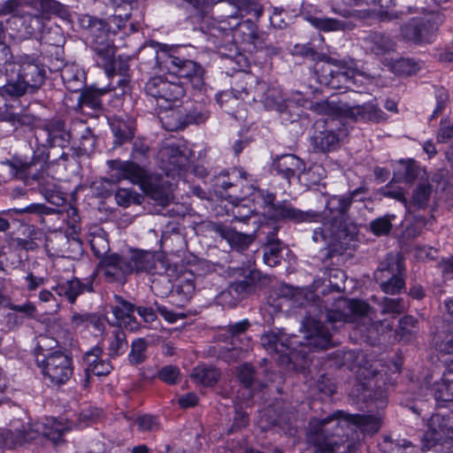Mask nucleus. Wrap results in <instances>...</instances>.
Here are the masks:
<instances>
[{
    "label": "nucleus",
    "mask_w": 453,
    "mask_h": 453,
    "mask_svg": "<svg viewBox=\"0 0 453 453\" xmlns=\"http://www.w3.org/2000/svg\"><path fill=\"white\" fill-rule=\"evenodd\" d=\"M240 34L245 35L243 41L253 42L256 38L255 25L250 20L240 23L234 30L227 27H217L211 30L209 41L214 44L216 48H224L232 42Z\"/></svg>",
    "instance_id": "obj_22"
},
{
    "label": "nucleus",
    "mask_w": 453,
    "mask_h": 453,
    "mask_svg": "<svg viewBox=\"0 0 453 453\" xmlns=\"http://www.w3.org/2000/svg\"><path fill=\"white\" fill-rule=\"evenodd\" d=\"M81 126L83 127V129L80 136V150H83L84 152H90L95 149L96 138L89 127H84L83 124H81Z\"/></svg>",
    "instance_id": "obj_64"
},
{
    "label": "nucleus",
    "mask_w": 453,
    "mask_h": 453,
    "mask_svg": "<svg viewBox=\"0 0 453 453\" xmlns=\"http://www.w3.org/2000/svg\"><path fill=\"white\" fill-rule=\"evenodd\" d=\"M115 200L118 205L127 208L134 204H141L143 196L130 188H119L115 193Z\"/></svg>",
    "instance_id": "obj_53"
},
{
    "label": "nucleus",
    "mask_w": 453,
    "mask_h": 453,
    "mask_svg": "<svg viewBox=\"0 0 453 453\" xmlns=\"http://www.w3.org/2000/svg\"><path fill=\"white\" fill-rule=\"evenodd\" d=\"M433 376H426L421 386V390L426 389V395L434 397L436 404L445 406L446 403L453 402V371L449 368L445 371L440 380L432 382Z\"/></svg>",
    "instance_id": "obj_24"
},
{
    "label": "nucleus",
    "mask_w": 453,
    "mask_h": 453,
    "mask_svg": "<svg viewBox=\"0 0 453 453\" xmlns=\"http://www.w3.org/2000/svg\"><path fill=\"white\" fill-rule=\"evenodd\" d=\"M163 62L173 74L186 79L196 89L202 88L204 70L200 64L173 54H165Z\"/></svg>",
    "instance_id": "obj_17"
},
{
    "label": "nucleus",
    "mask_w": 453,
    "mask_h": 453,
    "mask_svg": "<svg viewBox=\"0 0 453 453\" xmlns=\"http://www.w3.org/2000/svg\"><path fill=\"white\" fill-rule=\"evenodd\" d=\"M444 21V17L438 12L420 18H412L403 24L400 29V35L407 42L416 45L432 43L437 35L439 27Z\"/></svg>",
    "instance_id": "obj_10"
},
{
    "label": "nucleus",
    "mask_w": 453,
    "mask_h": 453,
    "mask_svg": "<svg viewBox=\"0 0 453 453\" xmlns=\"http://www.w3.org/2000/svg\"><path fill=\"white\" fill-rule=\"evenodd\" d=\"M238 378L245 388H250L256 380L255 368L250 364H243L238 368Z\"/></svg>",
    "instance_id": "obj_63"
},
{
    "label": "nucleus",
    "mask_w": 453,
    "mask_h": 453,
    "mask_svg": "<svg viewBox=\"0 0 453 453\" xmlns=\"http://www.w3.org/2000/svg\"><path fill=\"white\" fill-rule=\"evenodd\" d=\"M144 90L148 96L155 98L158 104L160 101L165 103L166 105L160 104V107L165 110L186 94V88L180 81H170L161 75L150 78L145 83Z\"/></svg>",
    "instance_id": "obj_14"
},
{
    "label": "nucleus",
    "mask_w": 453,
    "mask_h": 453,
    "mask_svg": "<svg viewBox=\"0 0 453 453\" xmlns=\"http://www.w3.org/2000/svg\"><path fill=\"white\" fill-rule=\"evenodd\" d=\"M247 173L241 168L234 167L226 172H221L215 179V185L224 190L238 185V182L246 179Z\"/></svg>",
    "instance_id": "obj_45"
},
{
    "label": "nucleus",
    "mask_w": 453,
    "mask_h": 453,
    "mask_svg": "<svg viewBox=\"0 0 453 453\" xmlns=\"http://www.w3.org/2000/svg\"><path fill=\"white\" fill-rule=\"evenodd\" d=\"M352 198L349 196H334L326 204V215H322L321 226L315 228L312 240L315 242H324L327 246L336 243L347 244L357 234V226L349 221L348 211L351 205Z\"/></svg>",
    "instance_id": "obj_4"
},
{
    "label": "nucleus",
    "mask_w": 453,
    "mask_h": 453,
    "mask_svg": "<svg viewBox=\"0 0 453 453\" xmlns=\"http://www.w3.org/2000/svg\"><path fill=\"white\" fill-rule=\"evenodd\" d=\"M99 268L104 280L109 283L124 286L131 275V266L127 252L123 254L111 253L104 256L99 263Z\"/></svg>",
    "instance_id": "obj_21"
},
{
    "label": "nucleus",
    "mask_w": 453,
    "mask_h": 453,
    "mask_svg": "<svg viewBox=\"0 0 453 453\" xmlns=\"http://www.w3.org/2000/svg\"><path fill=\"white\" fill-rule=\"evenodd\" d=\"M396 183L397 182L392 179L391 181L380 189V194L385 197L401 202L407 208L409 202L406 198V192L403 188L397 186Z\"/></svg>",
    "instance_id": "obj_55"
},
{
    "label": "nucleus",
    "mask_w": 453,
    "mask_h": 453,
    "mask_svg": "<svg viewBox=\"0 0 453 453\" xmlns=\"http://www.w3.org/2000/svg\"><path fill=\"white\" fill-rule=\"evenodd\" d=\"M38 235L42 236V234L33 230L29 233V235L27 238L18 237L13 240V242L19 250L27 251L35 250L39 247L36 242L37 240H40Z\"/></svg>",
    "instance_id": "obj_60"
},
{
    "label": "nucleus",
    "mask_w": 453,
    "mask_h": 453,
    "mask_svg": "<svg viewBox=\"0 0 453 453\" xmlns=\"http://www.w3.org/2000/svg\"><path fill=\"white\" fill-rule=\"evenodd\" d=\"M110 127L114 136V147L121 146L134 137L136 126L133 119L114 118L111 120Z\"/></svg>",
    "instance_id": "obj_35"
},
{
    "label": "nucleus",
    "mask_w": 453,
    "mask_h": 453,
    "mask_svg": "<svg viewBox=\"0 0 453 453\" xmlns=\"http://www.w3.org/2000/svg\"><path fill=\"white\" fill-rule=\"evenodd\" d=\"M433 188L428 182H421L413 190L411 200L409 203L411 206L417 209H423L427 206Z\"/></svg>",
    "instance_id": "obj_49"
},
{
    "label": "nucleus",
    "mask_w": 453,
    "mask_h": 453,
    "mask_svg": "<svg viewBox=\"0 0 453 453\" xmlns=\"http://www.w3.org/2000/svg\"><path fill=\"white\" fill-rule=\"evenodd\" d=\"M65 431L66 429L60 423L55 421L51 424H27V427L23 426V429L18 426L14 430L0 429V448L13 449L41 437L57 446L63 441Z\"/></svg>",
    "instance_id": "obj_7"
},
{
    "label": "nucleus",
    "mask_w": 453,
    "mask_h": 453,
    "mask_svg": "<svg viewBox=\"0 0 453 453\" xmlns=\"http://www.w3.org/2000/svg\"><path fill=\"white\" fill-rule=\"evenodd\" d=\"M309 332L306 342H302L296 335H288L283 329L276 328L262 334L260 342L268 353L280 354L288 357V361H292L297 354L303 357L307 354L303 349L298 350V347L326 349L331 346L329 329L320 321L311 320L309 324Z\"/></svg>",
    "instance_id": "obj_3"
},
{
    "label": "nucleus",
    "mask_w": 453,
    "mask_h": 453,
    "mask_svg": "<svg viewBox=\"0 0 453 453\" xmlns=\"http://www.w3.org/2000/svg\"><path fill=\"white\" fill-rule=\"evenodd\" d=\"M313 25L325 32L328 31H344L352 29L355 25L349 21L339 20L333 18H315Z\"/></svg>",
    "instance_id": "obj_48"
},
{
    "label": "nucleus",
    "mask_w": 453,
    "mask_h": 453,
    "mask_svg": "<svg viewBox=\"0 0 453 453\" xmlns=\"http://www.w3.org/2000/svg\"><path fill=\"white\" fill-rule=\"evenodd\" d=\"M61 79L70 92H81L85 88V73L76 65H65L61 71Z\"/></svg>",
    "instance_id": "obj_40"
},
{
    "label": "nucleus",
    "mask_w": 453,
    "mask_h": 453,
    "mask_svg": "<svg viewBox=\"0 0 453 453\" xmlns=\"http://www.w3.org/2000/svg\"><path fill=\"white\" fill-rule=\"evenodd\" d=\"M43 131L47 135V142L50 147H60L62 149L69 146L73 139V133L62 119H51L49 121Z\"/></svg>",
    "instance_id": "obj_30"
},
{
    "label": "nucleus",
    "mask_w": 453,
    "mask_h": 453,
    "mask_svg": "<svg viewBox=\"0 0 453 453\" xmlns=\"http://www.w3.org/2000/svg\"><path fill=\"white\" fill-rule=\"evenodd\" d=\"M453 438V421L449 416L433 414L427 421V429L421 439V449L430 450L437 445H444Z\"/></svg>",
    "instance_id": "obj_15"
},
{
    "label": "nucleus",
    "mask_w": 453,
    "mask_h": 453,
    "mask_svg": "<svg viewBox=\"0 0 453 453\" xmlns=\"http://www.w3.org/2000/svg\"><path fill=\"white\" fill-rule=\"evenodd\" d=\"M213 230L225 239L232 248L238 250H246L254 240L252 235L237 232L222 224L214 225Z\"/></svg>",
    "instance_id": "obj_37"
},
{
    "label": "nucleus",
    "mask_w": 453,
    "mask_h": 453,
    "mask_svg": "<svg viewBox=\"0 0 453 453\" xmlns=\"http://www.w3.org/2000/svg\"><path fill=\"white\" fill-rule=\"evenodd\" d=\"M341 110L343 111V117L349 118L354 121H372L378 123L384 120L386 115L377 104L372 103L356 106H349L343 104Z\"/></svg>",
    "instance_id": "obj_29"
},
{
    "label": "nucleus",
    "mask_w": 453,
    "mask_h": 453,
    "mask_svg": "<svg viewBox=\"0 0 453 453\" xmlns=\"http://www.w3.org/2000/svg\"><path fill=\"white\" fill-rule=\"evenodd\" d=\"M254 82L255 77L248 73L242 74L234 81L231 90L222 91L217 95V103L226 112H234L235 108L240 104V101L250 103L249 91Z\"/></svg>",
    "instance_id": "obj_19"
},
{
    "label": "nucleus",
    "mask_w": 453,
    "mask_h": 453,
    "mask_svg": "<svg viewBox=\"0 0 453 453\" xmlns=\"http://www.w3.org/2000/svg\"><path fill=\"white\" fill-rule=\"evenodd\" d=\"M44 65L32 56L20 57L16 75L7 74L6 83L0 87V96L20 97L27 93H35L44 83Z\"/></svg>",
    "instance_id": "obj_6"
},
{
    "label": "nucleus",
    "mask_w": 453,
    "mask_h": 453,
    "mask_svg": "<svg viewBox=\"0 0 453 453\" xmlns=\"http://www.w3.org/2000/svg\"><path fill=\"white\" fill-rule=\"evenodd\" d=\"M36 362L43 376L55 386L65 384L73 374V358L63 351H53L42 359L37 356Z\"/></svg>",
    "instance_id": "obj_13"
},
{
    "label": "nucleus",
    "mask_w": 453,
    "mask_h": 453,
    "mask_svg": "<svg viewBox=\"0 0 453 453\" xmlns=\"http://www.w3.org/2000/svg\"><path fill=\"white\" fill-rule=\"evenodd\" d=\"M28 5L39 12L38 14L23 16V26L27 34L34 35L43 27V15H56L64 18L68 12L64 4L57 0H29Z\"/></svg>",
    "instance_id": "obj_16"
},
{
    "label": "nucleus",
    "mask_w": 453,
    "mask_h": 453,
    "mask_svg": "<svg viewBox=\"0 0 453 453\" xmlns=\"http://www.w3.org/2000/svg\"><path fill=\"white\" fill-rule=\"evenodd\" d=\"M15 214H31L37 218L40 223H44V216L51 215L57 212L56 209L47 207L43 203H31L22 208H13L12 210Z\"/></svg>",
    "instance_id": "obj_52"
},
{
    "label": "nucleus",
    "mask_w": 453,
    "mask_h": 453,
    "mask_svg": "<svg viewBox=\"0 0 453 453\" xmlns=\"http://www.w3.org/2000/svg\"><path fill=\"white\" fill-rule=\"evenodd\" d=\"M419 173L420 168L414 159L400 160L393 173V180L411 184Z\"/></svg>",
    "instance_id": "obj_41"
},
{
    "label": "nucleus",
    "mask_w": 453,
    "mask_h": 453,
    "mask_svg": "<svg viewBox=\"0 0 453 453\" xmlns=\"http://www.w3.org/2000/svg\"><path fill=\"white\" fill-rule=\"evenodd\" d=\"M394 218V215H387L375 219L370 222V231L377 236L388 234L392 229L391 219Z\"/></svg>",
    "instance_id": "obj_58"
},
{
    "label": "nucleus",
    "mask_w": 453,
    "mask_h": 453,
    "mask_svg": "<svg viewBox=\"0 0 453 453\" xmlns=\"http://www.w3.org/2000/svg\"><path fill=\"white\" fill-rule=\"evenodd\" d=\"M143 192L158 204L165 205L168 203L170 194L168 188L159 180H151L146 173L145 179L140 181Z\"/></svg>",
    "instance_id": "obj_39"
},
{
    "label": "nucleus",
    "mask_w": 453,
    "mask_h": 453,
    "mask_svg": "<svg viewBox=\"0 0 453 453\" xmlns=\"http://www.w3.org/2000/svg\"><path fill=\"white\" fill-rule=\"evenodd\" d=\"M190 376L196 384L212 387L218 382L220 372L214 366L202 365L195 367Z\"/></svg>",
    "instance_id": "obj_42"
},
{
    "label": "nucleus",
    "mask_w": 453,
    "mask_h": 453,
    "mask_svg": "<svg viewBox=\"0 0 453 453\" xmlns=\"http://www.w3.org/2000/svg\"><path fill=\"white\" fill-rule=\"evenodd\" d=\"M16 116L12 107L0 108V135L8 136L16 131Z\"/></svg>",
    "instance_id": "obj_51"
},
{
    "label": "nucleus",
    "mask_w": 453,
    "mask_h": 453,
    "mask_svg": "<svg viewBox=\"0 0 453 453\" xmlns=\"http://www.w3.org/2000/svg\"><path fill=\"white\" fill-rule=\"evenodd\" d=\"M394 69L401 75H412L420 69V64L412 58H403L395 61Z\"/></svg>",
    "instance_id": "obj_59"
},
{
    "label": "nucleus",
    "mask_w": 453,
    "mask_h": 453,
    "mask_svg": "<svg viewBox=\"0 0 453 453\" xmlns=\"http://www.w3.org/2000/svg\"><path fill=\"white\" fill-rule=\"evenodd\" d=\"M303 165V161L293 154L278 157L273 163L276 173L288 180L302 171Z\"/></svg>",
    "instance_id": "obj_36"
},
{
    "label": "nucleus",
    "mask_w": 453,
    "mask_h": 453,
    "mask_svg": "<svg viewBox=\"0 0 453 453\" xmlns=\"http://www.w3.org/2000/svg\"><path fill=\"white\" fill-rule=\"evenodd\" d=\"M159 156L161 160L167 164V170L169 172H177L178 174L185 171L189 164V159L184 150L175 143L165 145L160 150Z\"/></svg>",
    "instance_id": "obj_34"
},
{
    "label": "nucleus",
    "mask_w": 453,
    "mask_h": 453,
    "mask_svg": "<svg viewBox=\"0 0 453 453\" xmlns=\"http://www.w3.org/2000/svg\"><path fill=\"white\" fill-rule=\"evenodd\" d=\"M103 349L96 346L84 355V361L87 364V372L96 376H106L112 370L110 361L101 359Z\"/></svg>",
    "instance_id": "obj_38"
},
{
    "label": "nucleus",
    "mask_w": 453,
    "mask_h": 453,
    "mask_svg": "<svg viewBox=\"0 0 453 453\" xmlns=\"http://www.w3.org/2000/svg\"><path fill=\"white\" fill-rule=\"evenodd\" d=\"M257 198L261 199L263 213L273 220L299 224L303 222H319L322 218L319 212L312 210L302 211L288 201L274 203L275 195L273 193H265L263 190H259Z\"/></svg>",
    "instance_id": "obj_9"
},
{
    "label": "nucleus",
    "mask_w": 453,
    "mask_h": 453,
    "mask_svg": "<svg viewBox=\"0 0 453 453\" xmlns=\"http://www.w3.org/2000/svg\"><path fill=\"white\" fill-rule=\"evenodd\" d=\"M128 262L133 273H150L152 275H159L162 281L170 284L165 263L161 259H157L155 256L150 252L141 250H131L127 252Z\"/></svg>",
    "instance_id": "obj_18"
},
{
    "label": "nucleus",
    "mask_w": 453,
    "mask_h": 453,
    "mask_svg": "<svg viewBox=\"0 0 453 453\" xmlns=\"http://www.w3.org/2000/svg\"><path fill=\"white\" fill-rule=\"evenodd\" d=\"M180 369L172 365L163 366L158 372V378L169 385L177 384L180 381Z\"/></svg>",
    "instance_id": "obj_61"
},
{
    "label": "nucleus",
    "mask_w": 453,
    "mask_h": 453,
    "mask_svg": "<svg viewBox=\"0 0 453 453\" xmlns=\"http://www.w3.org/2000/svg\"><path fill=\"white\" fill-rule=\"evenodd\" d=\"M405 266L399 255L388 254L374 272V280L388 295L400 294L405 288Z\"/></svg>",
    "instance_id": "obj_11"
},
{
    "label": "nucleus",
    "mask_w": 453,
    "mask_h": 453,
    "mask_svg": "<svg viewBox=\"0 0 453 453\" xmlns=\"http://www.w3.org/2000/svg\"><path fill=\"white\" fill-rule=\"evenodd\" d=\"M187 127L191 124H203L210 117V111L202 105L192 106L185 110Z\"/></svg>",
    "instance_id": "obj_57"
},
{
    "label": "nucleus",
    "mask_w": 453,
    "mask_h": 453,
    "mask_svg": "<svg viewBox=\"0 0 453 453\" xmlns=\"http://www.w3.org/2000/svg\"><path fill=\"white\" fill-rule=\"evenodd\" d=\"M381 424L380 413L350 414L338 410L326 417L311 418L306 440L315 448L316 453H334L341 447H344L342 453H352L358 440L357 430L373 435L379 432Z\"/></svg>",
    "instance_id": "obj_1"
},
{
    "label": "nucleus",
    "mask_w": 453,
    "mask_h": 453,
    "mask_svg": "<svg viewBox=\"0 0 453 453\" xmlns=\"http://www.w3.org/2000/svg\"><path fill=\"white\" fill-rule=\"evenodd\" d=\"M162 117L165 127L169 131H177L187 127L185 111L182 109H171Z\"/></svg>",
    "instance_id": "obj_47"
},
{
    "label": "nucleus",
    "mask_w": 453,
    "mask_h": 453,
    "mask_svg": "<svg viewBox=\"0 0 453 453\" xmlns=\"http://www.w3.org/2000/svg\"><path fill=\"white\" fill-rule=\"evenodd\" d=\"M99 268L104 280L109 283L124 286L131 275V266L127 252L123 254L111 253L104 256L99 263Z\"/></svg>",
    "instance_id": "obj_20"
},
{
    "label": "nucleus",
    "mask_w": 453,
    "mask_h": 453,
    "mask_svg": "<svg viewBox=\"0 0 453 453\" xmlns=\"http://www.w3.org/2000/svg\"><path fill=\"white\" fill-rule=\"evenodd\" d=\"M265 228L262 227L260 230L265 234L263 259L267 265L273 267L280 264L282 242L277 237L278 226L271 227L268 231H265Z\"/></svg>",
    "instance_id": "obj_32"
},
{
    "label": "nucleus",
    "mask_w": 453,
    "mask_h": 453,
    "mask_svg": "<svg viewBox=\"0 0 453 453\" xmlns=\"http://www.w3.org/2000/svg\"><path fill=\"white\" fill-rule=\"evenodd\" d=\"M372 300L378 302L379 305L381 307L382 314L399 315L404 312L409 307L408 302L400 297H383L381 301L379 302V299L375 296H372Z\"/></svg>",
    "instance_id": "obj_46"
},
{
    "label": "nucleus",
    "mask_w": 453,
    "mask_h": 453,
    "mask_svg": "<svg viewBox=\"0 0 453 453\" xmlns=\"http://www.w3.org/2000/svg\"><path fill=\"white\" fill-rule=\"evenodd\" d=\"M111 173L109 178L104 179L108 183H117L122 180H128L138 184L146 177V171L133 161H122L111 159L106 162Z\"/></svg>",
    "instance_id": "obj_25"
},
{
    "label": "nucleus",
    "mask_w": 453,
    "mask_h": 453,
    "mask_svg": "<svg viewBox=\"0 0 453 453\" xmlns=\"http://www.w3.org/2000/svg\"><path fill=\"white\" fill-rule=\"evenodd\" d=\"M112 88H96L94 87H90L88 88H83L81 91L79 101L80 103L87 107H89L93 110H100L102 108V100L101 96L106 94L108 91Z\"/></svg>",
    "instance_id": "obj_44"
},
{
    "label": "nucleus",
    "mask_w": 453,
    "mask_h": 453,
    "mask_svg": "<svg viewBox=\"0 0 453 453\" xmlns=\"http://www.w3.org/2000/svg\"><path fill=\"white\" fill-rule=\"evenodd\" d=\"M242 271L243 279L230 283L236 298H239L240 301L247 298L257 289L261 288L266 280V278L257 270H250L248 273H245L243 270Z\"/></svg>",
    "instance_id": "obj_31"
},
{
    "label": "nucleus",
    "mask_w": 453,
    "mask_h": 453,
    "mask_svg": "<svg viewBox=\"0 0 453 453\" xmlns=\"http://www.w3.org/2000/svg\"><path fill=\"white\" fill-rule=\"evenodd\" d=\"M112 64L113 68L111 71L104 70L108 77L112 78L115 75L120 76L129 74L130 66L127 58L122 56H119L118 58L116 59L114 55L112 58Z\"/></svg>",
    "instance_id": "obj_62"
},
{
    "label": "nucleus",
    "mask_w": 453,
    "mask_h": 453,
    "mask_svg": "<svg viewBox=\"0 0 453 453\" xmlns=\"http://www.w3.org/2000/svg\"><path fill=\"white\" fill-rule=\"evenodd\" d=\"M418 321L412 316L406 315L403 316L399 320V325L396 329L397 334H399L403 339L409 341L411 337L416 334L418 330Z\"/></svg>",
    "instance_id": "obj_56"
},
{
    "label": "nucleus",
    "mask_w": 453,
    "mask_h": 453,
    "mask_svg": "<svg viewBox=\"0 0 453 453\" xmlns=\"http://www.w3.org/2000/svg\"><path fill=\"white\" fill-rule=\"evenodd\" d=\"M128 348L127 334L120 326H116L109 337V346L107 348L108 356L111 358H116L123 355Z\"/></svg>",
    "instance_id": "obj_43"
},
{
    "label": "nucleus",
    "mask_w": 453,
    "mask_h": 453,
    "mask_svg": "<svg viewBox=\"0 0 453 453\" xmlns=\"http://www.w3.org/2000/svg\"><path fill=\"white\" fill-rule=\"evenodd\" d=\"M49 150L46 144L38 145L34 150L30 161L23 160L19 157L2 161L1 164L9 167L10 174L18 180L28 182L38 180L40 192L45 199L55 205H62L65 198L55 183L44 182L43 174L48 168Z\"/></svg>",
    "instance_id": "obj_5"
},
{
    "label": "nucleus",
    "mask_w": 453,
    "mask_h": 453,
    "mask_svg": "<svg viewBox=\"0 0 453 453\" xmlns=\"http://www.w3.org/2000/svg\"><path fill=\"white\" fill-rule=\"evenodd\" d=\"M96 277V272H93L82 280L78 277H73L70 280L58 282L52 288V290L58 296L65 297L71 304H73L81 295L95 292L94 283Z\"/></svg>",
    "instance_id": "obj_23"
},
{
    "label": "nucleus",
    "mask_w": 453,
    "mask_h": 453,
    "mask_svg": "<svg viewBox=\"0 0 453 453\" xmlns=\"http://www.w3.org/2000/svg\"><path fill=\"white\" fill-rule=\"evenodd\" d=\"M342 104H337L333 101H320V102H310L306 101L303 107L313 111L318 114H325V115H334L339 114L343 116V111L341 110Z\"/></svg>",
    "instance_id": "obj_50"
},
{
    "label": "nucleus",
    "mask_w": 453,
    "mask_h": 453,
    "mask_svg": "<svg viewBox=\"0 0 453 453\" xmlns=\"http://www.w3.org/2000/svg\"><path fill=\"white\" fill-rule=\"evenodd\" d=\"M292 55L316 61L314 74L318 82L332 89L348 88L358 73L357 62L351 58L337 59L318 52L311 43H297L292 50Z\"/></svg>",
    "instance_id": "obj_2"
},
{
    "label": "nucleus",
    "mask_w": 453,
    "mask_h": 453,
    "mask_svg": "<svg viewBox=\"0 0 453 453\" xmlns=\"http://www.w3.org/2000/svg\"><path fill=\"white\" fill-rule=\"evenodd\" d=\"M366 0H331V11L342 18L365 21L371 19L375 11L363 8Z\"/></svg>",
    "instance_id": "obj_27"
},
{
    "label": "nucleus",
    "mask_w": 453,
    "mask_h": 453,
    "mask_svg": "<svg viewBox=\"0 0 453 453\" xmlns=\"http://www.w3.org/2000/svg\"><path fill=\"white\" fill-rule=\"evenodd\" d=\"M81 25L88 30V42L104 70H112V58L116 52L109 26L102 19L86 15L81 19Z\"/></svg>",
    "instance_id": "obj_8"
},
{
    "label": "nucleus",
    "mask_w": 453,
    "mask_h": 453,
    "mask_svg": "<svg viewBox=\"0 0 453 453\" xmlns=\"http://www.w3.org/2000/svg\"><path fill=\"white\" fill-rule=\"evenodd\" d=\"M249 96L250 103L260 102L268 110L281 111L285 108L284 99L280 90L269 87L266 82L256 78L251 88H250Z\"/></svg>",
    "instance_id": "obj_26"
},
{
    "label": "nucleus",
    "mask_w": 453,
    "mask_h": 453,
    "mask_svg": "<svg viewBox=\"0 0 453 453\" xmlns=\"http://www.w3.org/2000/svg\"><path fill=\"white\" fill-rule=\"evenodd\" d=\"M148 343L144 338H137L131 343V350L128 354V361L132 365H138L143 363L146 357Z\"/></svg>",
    "instance_id": "obj_54"
},
{
    "label": "nucleus",
    "mask_w": 453,
    "mask_h": 453,
    "mask_svg": "<svg viewBox=\"0 0 453 453\" xmlns=\"http://www.w3.org/2000/svg\"><path fill=\"white\" fill-rule=\"evenodd\" d=\"M362 45L366 53L383 57L395 50V41L387 34L372 31L362 39Z\"/></svg>",
    "instance_id": "obj_28"
},
{
    "label": "nucleus",
    "mask_w": 453,
    "mask_h": 453,
    "mask_svg": "<svg viewBox=\"0 0 453 453\" xmlns=\"http://www.w3.org/2000/svg\"><path fill=\"white\" fill-rule=\"evenodd\" d=\"M111 309L116 319L112 325L120 326L121 322L131 331L137 329V322L133 315L135 306L127 301L119 295L113 296V303H111Z\"/></svg>",
    "instance_id": "obj_33"
},
{
    "label": "nucleus",
    "mask_w": 453,
    "mask_h": 453,
    "mask_svg": "<svg viewBox=\"0 0 453 453\" xmlns=\"http://www.w3.org/2000/svg\"><path fill=\"white\" fill-rule=\"evenodd\" d=\"M346 135V129L337 119L317 120L313 125L311 144L316 151L329 152L335 150L341 139Z\"/></svg>",
    "instance_id": "obj_12"
}]
</instances>
